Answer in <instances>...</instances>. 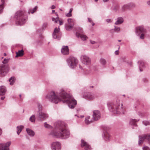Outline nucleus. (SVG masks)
Masks as SVG:
<instances>
[{"label": "nucleus", "mask_w": 150, "mask_h": 150, "mask_svg": "<svg viewBox=\"0 0 150 150\" xmlns=\"http://www.w3.org/2000/svg\"><path fill=\"white\" fill-rule=\"evenodd\" d=\"M47 98H49L52 102L56 104L61 101L63 103H67L71 108H74L77 104L76 100L64 91L60 93L54 91L51 92L47 96Z\"/></svg>", "instance_id": "1"}, {"label": "nucleus", "mask_w": 150, "mask_h": 150, "mask_svg": "<svg viewBox=\"0 0 150 150\" xmlns=\"http://www.w3.org/2000/svg\"><path fill=\"white\" fill-rule=\"evenodd\" d=\"M55 129L51 133L53 136L63 139L69 137V132L67 129L64 122H56L55 124Z\"/></svg>", "instance_id": "2"}, {"label": "nucleus", "mask_w": 150, "mask_h": 150, "mask_svg": "<svg viewBox=\"0 0 150 150\" xmlns=\"http://www.w3.org/2000/svg\"><path fill=\"white\" fill-rule=\"evenodd\" d=\"M109 111L114 114H124V111L123 108L122 104L120 106V100H117L114 102H110L107 103Z\"/></svg>", "instance_id": "3"}, {"label": "nucleus", "mask_w": 150, "mask_h": 150, "mask_svg": "<svg viewBox=\"0 0 150 150\" xmlns=\"http://www.w3.org/2000/svg\"><path fill=\"white\" fill-rule=\"evenodd\" d=\"M25 13V11L22 10L18 11L16 13V24L17 25H21L25 23L28 18Z\"/></svg>", "instance_id": "4"}, {"label": "nucleus", "mask_w": 150, "mask_h": 150, "mask_svg": "<svg viewBox=\"0 0 150 150\" xmlns=\"http://www.w3.org/2000/svg\"><path fill=\"white\" fill-rule=\"evenodd\" d=\"M135 32L138 35H139L142 33L140 36V38L143 40L144 38L145 34L147 33V30L144 28V26L141 25L136 28Z\"/></svg>", "instance_id": "5"}, {"label": "nucleus", "mask_w": 150, "mask_h": 150, "mask_svg": "<svg viewBox=\"0 0 150 150\" xmlns=\"http://www.w3.org/2000/svg\"><path fill=\"white\" fill-rule=\"evenodd\" d=\"M69 65L71 68H74L77 66L78 63L77 59L73 57H70L67 60Z\"/></svg>", "instance_id": "6"}, {"label": "nucleus", "mask_w": 150, "mask_h": 150, "mask_svg": "<svg viewBox=\"0 0 150 150\" xmlns=\"http://www.w3.org/2000/svg\"><path fill=\"white\" fill-rule=\"evenodd\" d=\"M139 138L138 144L139 145L143 143L144 140L147 141L150 145V134H147L139 136Z\"/></svg>", "instance_id": "7"}, {"label": "nucleus", "mask_w": 150, "mask_h": 150, "mask_svg": "<svg viewBox=\"0 0 150 150\" xmlns=\"http://www.w3.org/2000/svg\"><path fill=\"white\" fill-rule=\"evenodd\" d=\"M103 130L102 137L103 139L105 141H109V135L107 132V130L108 128L106 126L103 125L102 126Z\"/></svg>", "instance_id": "8"}, {"label": "nucleus", "mask_w": 150, "mask_h": 150, "mask_svg": "<svg viewBox=\"0 0 150 150\" xmlns=\"http://www.w3.org/2000/svg\"><path fill=\"white\" fill-rule=\"evenodd\" d=\"M9 71V68L5 65L0 66V76H4Z\"/></svg>", "instance_id": "9"}, {"label": "nucleus", "mask_w": 150, "mask_h": 150, "mask_svg": "<svg viewBox=\"0 0 150 150\" xmlns=\"http://www.w3.org/2000/svg\"><path fill=\"white\" fill-rule=\"evenodd\" d=\"M82 63L86 65H89L91 64V59L85 55H82L81 57Z\"/></svg>", "instance_id": "10"}, {"label": "nucleus", "mask_w": 150, "mask_h": 150, "mask_svg": "<svg viewBox=\"0 0 150 150\" xmlns=\"http://www.w3.org/2000/svg\"><path fill=\"white\" fill-rule=\"evenodd\" d=\"M61 147L60 144L58 142H53L51 145V149L52 150H59Z\"/></svg>", "instance_id": "11"}, {"label": "nucleus", "mask_w": 150, "mask_h": 150, "mask_svg": "<svg viewBox=\"0 0 150 150\" xmlns=\"http://www.w3.org/2000/svg\"><path fill=\"white\" fill-rule=\"evenodd\" d=\"M81 146L83 147L86 150H90L91 149V147L88 144L85 140L82 139L81 140Z\"/></svg>", "instance_id": "12"}, {"label": "nucleus", "mask_w": 150, "mask_h": 150, "mask_svg": "<svg viewBox=\"0 0 150 150\" xmlns=\"http://www.w3.org/2000/svg\"><path fill=\"white\" fill-rule=\"evenodd\" d=\"M11 144L10 142L5 144H0V150H9L8 147Z\"/></svg>", "instance_id": "13"}, {"label": "nucleus", "mask_w": 150, "mask_h": 150, "mask_svg": "<svg viewBox=\"0 0 150 150\" xmlns=\"http://www.w3.org/2000/svg\"><path fill=\"white\" fill-rule=\"evenodd\" d=\"M68 25L66 26V28L67 30H69L71 29L74 25V20L71 18H69L68 20Z\"/></svg>", "instance_id": "14"}, {"label": "nucleus", "mask_w": 150, "mask_h": 150, "mask_svg": "<svg viewBox=\"0 0 150 150\" xmlns=\"http://www.w3.org/2000/svg\"><path fill=\"white\" fill-rule=\"evenodd\" d=\"M59 28H56L54 29V32L53 34V36L54 38L60 39V37L59 36Z\"/></svg>", "instance_id": "15"}, {"label": "nucleus", "mask_w": 150, "mask_h": 150, "mask_svg": "<svg viewBox=\"0 0 150 150\" xmlns=\"http://www.w3.org/2000/svg\"><path fill=\"white\" fill-rule=\"evenodd\" d=\"M61 52L63 54H68L69 53L68 47L67 46H63L61 50Z\"/></svg>", "instance_id": "16"}, {"label": "nucleus", "mask_w": 150, "mask_h": 150, "mask_svg": "<svg viewBox=\"0 0 150 150\" xmlns=\"http://www.w3.org/2000/svg\"><path fill=\"white\" fill-rule=\"evenodd\" d=\"M100 118V112L98 110H94V121L99 120Z\"/></svg>", "instance_id": "17"}, {"label": "nucleus", "mask_w": 150, "mask_h": 150, "mask_svg": "<svg viewBox=\"0 0 150 150\" xmlns=\"http://www.w3.org/2000/svg\"><path fill=\"white\" fill-rule=\"evenodd\" d=\"M56 16H57L55 18H52V21H54L55 23H57V22L59 21V25H62L63 23V21L62 20H59V18L58 17V14H57V13H55Z\"/></svg>", "instance_id": "18"}, {"label": "nucleus", "mask_w": 150, "mask_h": 150, "mask_svg": "<svg viewBox=\"0 0 150 150\" xmlns=\"http://www.w3.org/2000/svg\"><path fill=\"white\" fill-rule=\"evenodd\" d=\"M76 36L78 38L80 37L81 39L83 41L86 40L88 38V37L85 35L76 33Z\"/></svg>", "instance_id": "19"}, {"label": "nucleus", "mask_w": 150, "mask_h": 150, "mask_svg": "<svg viewBox=\"0 0 150 150\" xmlns=\"http://www.w3.org/2000/svg\"><path fill=\"white\" fill-rule=\"evenodd\" d=\"M48 116L47 114L42 112H39V117L41 119H45Z\"/></svg>", "instance_id": "20"}, {"label": "nucleus", "mask_w": 150, "mask_h": 150, "mask_svg": "<svg viewBox=\"0 0 150 150\" xmlns=\"http://www.w3.org/2000/svg\"><path fill=\"white\" fill-rule=\"evenodd\" d=\"M124 21L123 18L122 17H119L117 18V21L115 23V25H119L122 24Z\"/></svg>", "instance_id": "21"}, {"label": "nucleus", "mask_w": 150, "mask_h": 150, "mask_svg": "<svg viewBox=\"0 0 150 150\" xmlns=\"http://www.w3.org/2000/svg\"><path fill=\"white\" fill-rule=\"evenodd\" d=\"M6 91V89L4 86H2L0 87V95H4Z\"/></svg>", "instance_id": "22"}, {"label": "nucleus", "mask_w": 150, "mask_h": 150, "mask_svg": "<svg viewBox=\"0 0 150 150\" xmlns=\"http://www.w3.org/2000/svg\"><path fill=\"white\" fill-rule=\"evenodd\" d=\"M139 120V119L137 120L135 119H131L130 120L129 124L131 125H133L135 126H137V125L136 124V122L137 121H138Z\"/></svg>", "instance_id": "23"}, {"label": "nucleus", "mask_w": 150, "mask_h": 150, "mask_svg": "<svg viewBox=\"0 0 150 150\" xmlns=\"http://www.w3.org/2000/svg\"><path fill=\"white\" fill-rule=\"evenodd\" d=\"M16 57H21L24 55V51L23 50L18 51V52L16 53Z\"/></svg>", "instance_id": "24"}, {"label": "nucleus", "mask_w": 150, "mask_h": 150, "mask_svg": "<svg viewBox=\"0 0 150 150\" xmlns=\"http://www.w3.org/2000/svg\"><path fill=\"white\" fill-rule=\"evenodd\" d=\"M139 64V70L140 71H143V70L142 69V68L144 67V62L142 61H140L138 62Z\"/></svg>", "instance_id": "25"}, {"label": "nucleus", "mask_w": 150, "mask_h": 150, "mask_svg": "<svg viewBox=\"0 0 150 150\" xmlns=\"http://www.w3.org/2000/svg\"><path fill=\"white\" fill-rule=\"evenodd\" d=\"M85 121L86 124L88 125L92 123L93 120H90V117L88 116L86 117Z\"/></svg>", "instance_id": "26"}, {"label": "nucleus", "mask_w": 150, "mask_h": 150, "mask_svg": "<svg viewBox=\"0 0 150 150\" xmlns=\"http://www.w3.org/2000/svg\"><path fill=\"white\" fill-rule=\"evenodd\" d=\"M38 6H36L33 9H30L29 10L28 12V13L29 14L30 13L32 14L34 12H35L38 8Z\"/></svg>", "instance_id": "27"}, {"label": "nucleus", "mask_w": 150, "mask_h": 150, "mask_svg": "<svg viewBox=\"0 0 150 150\" xmlns=\"http://www.w3.org/2000/svg\"><path fill=\"white\" fill-rule=\"evenodd\" d=\"M23 128V126L22 125L18 126L17 127V133L18 135L21 131L22 130Z\"/></svg>", "instance_id": "28"}, {"label": "nucleus", "mask_w": 150, "mask_h": 150, "mask_svg": "<svg viewBox=\"0 0 150 150\" xmlns=\"http://www.w3.org/2000/svg\"><path fill=\"white\" fill-rule=\"evenodd\" d=\"M26 131L28 134L30 136H33L34 135V132L32 130L27 129H26Z\"/></svg>", "instance_id": "29"}, {"label": "nucleus", "mask_w": 150, "mask_h": 150, "mask_svg": "<svg viewBox=\"0 0 150 150\" xmlns=\"http://www.w3.org/2000/svg\"><path fill=\"white\" fill-rule=\"evenodd\" d=\"M100 64L103 65H105L106 63V61L105 59L103 58H101L100 60Z\"/></svg>", "instance_id": "30"}, {"label": "nucleus", "mask_w": 150, "mask_h": 150, "mask_svg": "<svg viewBox=\"0 0 150 150\" xmlns=\"http://www.w3.org/2000/svg\"><path fill=\"white\" fill-rule=\"evenodd\" d=\"M2 4L0 5V13L2 12L3 9L4 8V0H1Z\"/></svg>", "instance_id": "31"}, {"label": "nucleus", "mask_w": 150, "mask_h": 150, "mask_svg": "<svg viewBox=\"0 0 150 150\" xmlns=\"http://www.w3.org/2000/svg\"><path fill=\"white\" fill-rule=\"evenodd\" d=\"M15 81V78L13 77H11L10 79H9V81L10 82V84L11 85H13V83H14Z\"/></svg>", "instance_id": "32"}, {"label": "nucleus", "mask_w": 150, "mask_h": 150, "mask_svg": "<svg viewBox=\"0 0 150 150\" xmlns=\"http://www.w3.org/2000/svg\"><path fill=\"white\" fill-rule=\"evenodd\" d=\"M122 9L123 11H125L127 9H129L128 4H126L123 6L122 7Z\"/></svg>", "instance_id": "33"}, {"label": "nucleus", "mask_w": 150, "mask_h": 150, "mask_svg": "<svg viewBox=\"0 0 150 150\" xmlns=\"http://www.w3.org/2000/svg\"><path fill=\"white\" fill-rule=\"evenodd\" d=\"M73 10V8H71L70 9L69 13L66 14V16L68 17H71L72 16L71 12Z\"/></svg>", "instance_id": "34"}, {"label": "nucleus", "mask_w": 150, "mask_h": 150, "mask_svg": "<svg viewBox=\"0 0 150 150\" xmlns=\"http://www.w3.org/2000/svg\"><path fill=\"white\" fill-rule=\"evenodd\" d=\"M129 9L131 8L134 7L135 6V4L133 3H130L127 4Z\"/></svg>", "instance_id": "35"}, {"label": "nucleus", "mask_w": 150, "mask_h": 150, "mask_svg": "<svg viewBox=\"0 0 150 150\" xmlns=\"http://www.w3.org/2000/svg\"><path fill=\"white\" fill-rule=\"evenodd\" d=\"M30 120L32 122H35V116L33 115L30 118Z\"/></svg>", "instance_id": "36"}, {"label": "nucleus", "mask_w": 150, "mask_h": 150, "mask_svg": "<svg viewBox=\"0 0 150 150\" xmlns=\"http://www.w3.org/2000/svg\"><path fill=\"white\" fill-rule=\"evenodd\" d=\"M114 30L115 32H118L120 31V27H117L115 26H114Z\"/></svg>", "instance_id": "37"}, {"label": "nucleus", "mask_w": 150, "mask_h": 150, "mask_svg": "<svg viewBox=\"0 0 150 150\" xmlns=\"http://www.w3.org/2000/svg\"><path fill=\"white\" fill-rule=\"evenodd\" d=\"M87 97L90 100L93 99V96L91 95V93H88L87 95Z\"/></svg>", "instance_id": "38"}, {"label": "nucleus", "mask_w": 150, "mask_h": 150, "mask_svg": "<svg viewBox=\"0 0 150 150\" xmlns=\"http://www.w3.org/2000/svg\"><path fill=\"white\" fill-rule=\"evenodd\" d=\"M143 123L144 125H145L146 126H147L150 124L149 122L148 121H143Z\"/></svg>", "instance_id": "39"}, {"label": "nucleus", "mask_w": 150, "mask_h": 150, "mask_svg": "<svg viewBox=\"0 0 150 150\" xmlns=\"http://www.w3.org/2000/svg\"><path fill=\"white\" fill-rule=\"evenodd\" d=\"M44 126L46 128H51V127L50 125L46 123H44Z\"/></svg>", "instance_id": "40"}, {"label": "nucleus", "mask_w": 150, "mask_h": 150, "mask_svg": "<svg viewBox=\"0 0 150 150\" xmlns=\"http://www.w3.org/2000/svg\"><path fill=\"white\" fill-rule=\"evenodd\" d=\"M143 150H150L149 148L147 146H144L142 148Z\"/></svg>", "instance_id": "41"}, {"label": "nucleus", "mask_w": 150, "mask_h": 150, "mask_svg": "<svg viewBox=\"0 0 150 150\" xmlns=\"http://www.w3.org/2000/svg\"><path fill=\"white\" fill-rule=\"evenodd\" d=\"M8 59H4V60L2 62L3 64H6L8 62Z\"/></svg>", "instance_id": "42"}, {"label": "nucleus", "mask_w": 150, "mask_h": 150, "mask_svg": "<svg viewBox=\"0 0 150 150\" xmlns=\"http://www.w3.org/2000/svg\"><path fill=\"white\" fill-rule=\"evenodd\" d=\"M106 21L108 23H110L112 22V20L110 19H107L106 20Z\"/></svg>", "instance_id": "43"}, {"label": "nucleus", "mask_w": 150, "mask_h": 150, "mask_svg": "<svg viewBox=\"0 0 150 150\" xmlns=\"http://www.w3.org/2000/svg\"><path fill=\"white\" fill-rule=\"evenodd\" d=\"M38 109L39 110V112H40V111L41 109L42 108V105H40V104H38Z\"/></svg>", "instance_id": "44"}, {"label": "nucleus", "mask_w": 150, "mask_h": 150, "mask_svg": "<svg viewBox=\"0 0 150 150\" xmlns=\"http://www.w3.org/2000/svg\"><path fill=\"white\" fill-rule=\"evenodd\" d=\"M88 22L90 23H92V26H93L94 25V23H93V22L91 20V19L90 18H88Z\"/></svg>", "instance_id": "45"}, {"label": "nucleus", "mask_w": 150, "mask_h": 150, "mask_svg": "<svg viewBox=\"0 0 150 150\" xmlns=\"http://www.w3.org/2000/svg\"><path fill=\"white\" fill-rule=\"evenodd\" d=\"M47 26V23H44L43 25L42 28L43 29H44V28H46V27Z\"/></svg>", "instance_id": "46"}, {"label": "nucleus", "mask_w": 150, "mask_h": 150, "mask_svg": "<svg viewBox=\"0 0 150 150\" xmlns=\"http://www.w3.org/2000/svg\"><path fill=\"white\" fill-rule=\"evenodd\" d=\"M114 31H115V30H114V29H112L110 30V33H114Z\"/></svg>", "instance_id": "47"}, {"label": "nucleus", "mask_w": 150, "mask_h": 150, "mask_svg": "<svg viewBox=\"0 0 150 150\" xmlns=\"http://www.w3.org/2000/svg\"><path fill=\"white\" fill-rule=\"evenodd\" d=\"M146 4L147 5L150 6V0H149L146 2Z\"/></svg>", "instance_id": "48"}, {"label": "nucleus", "mask_w": 150, "mask_h": 150, "mask_svg": "<svg viewBox=\"0 0 150 150\" xmlns=\"http://www.w3.org/2000/svg\"><path fill=\"white\" fill-rule=\"evenodd\" d=\"M115 54L116 55H118L119 54V51L118 50H116L115 52Z\"/></svg>", "instance_id": "49"}, {"label": "nucleus", "mask_w": 150, "mask_h": 150, "mask_svg": "<svg viewBox=\"0 0 150 150\" xmlns=\"http://www.w3.org/2000/svg\"><path fill=\"white\" fill-rule=\"evenodd\" d=\"M143 81H144V82H146L148 81V80L146 79H143Z\"/></svg>", "instance_id": "50"}, {"label": "nucleus", "mask_w": 150, "mask_h": 150, "mask_svg": "<svg viewBox=\"0 0 150 150\" xmlns=\"http://www.w3.org/2000/svg\"><path fill=\"white\" fill-rule=\"evenodd\" d=\"M51 8L52 9H54L55 8V6L54 5H52L51 7Z\"/></svg>", "instance_id": "51"}, {"label": "nucleus", "mask_w": 150, "mask_h": 150, "mask_svg": "<svg viewBox=\"0 0 150 150\" xmlns=\"http://www.w3.org/2000/svg\"><path fill=\"white\" fill-rule=\"evenodd\" d=\"M84 117V116L83 115H80L78 117L82 118L83 117Z\"/></svg>", "instance_id": "52"}, {"label": "nucleus", "mask_w": 150, "mask_h": 150, "mask_svg": "<svg viewBox=\"0 0 150 150\" xmlns=\"http://www.w3.org/2000/svg\"><path fill=\"white\" fill-rule=\"evenodd\" d=\"M4 98H5L4 97H1V100H3L4 99Z\"/></svg>", "instance_id": "53"}, {"label": "nucleus", "mask_w": 150, "mask_h": 150, "mask_svg": "<svg viewBox=\"0 0 150 150\" xmlns=\"http://www.w3.org/2000/svg\"><path fill=\"white\" fill-rule=\"evenodd\" d=\"M109 0H103L104 2H106L108 1Z\"/></svg>", "instance_id": "54"}, {"label": "nucleus", "mask_w": 150, "mask_h": 150, "mask_svg": "<svg viewBox=\"0 0 150 150\" xmlns=\"http://www.w3.org/2000/svg\"><path fill=\"white\" fill-rule=\"evenodd\" d=\"M2 131L1 129H0V135L1 134Z\"/></svg>", "instance_id": "55"}, {"label": "nucleus", "mask_w": 150, "mask_h": 150, "mask_svg": "<svg viewBox=\"0 0 150 150\" xmlns=\"http://www.w3.org/2000/svg\"><path fill=\"white\" fill-rule=\"evenodd\" d=\"M79 66L80 68L81 69L82 68V67H81L80 65H79Z\"/></svg>", "instance_id": "56"}, {"label": "nucleus", "mask_w": 150, "mask_h": 150, "mask_svg": "<svg viewBox=\"0 0 150 150\" xmlns=\"http://www.w3.org/2000/svg\"><path fill=\"white\" fill-rule=\"evenodd\" d=\"M55 12V11L54 10H52V13H54Z\"/></svg>", "instance_id": "57"}, {"label": "nucleus", "mask_w": 150, "mask_h": 150, "mask_svg": "<svg viewBox=\"0 0 150 150\" xmlns=\"http://www.w3.org/2000/svg\"><path fill=\"white\" fill-rule=\"evenodd\" d=\"M4 56H6V54L5 53H4Z\"/></svg>", "instance_id": "58"}, {"label": "nucleus", "mask_w": 150, "mask_h": 150, "mask_svg": "<svg viewBox=\"0 0 150 150\" xmlns=\"http://www.w3.org/2000/svg\"><path fill=\"white\" fill-rule=\"evenodd\" d=\"M118 41L119 42H120L121 40H118Z\"/></svg>", "instance_id": "59"}, {"label": "nucleus", "mask_w": 150, "mask_h": 150, "mask_svg": "<svg viewBox=\"0 0 150 150\" xmlns=\"http://www.w3.org/2000/svg\"><path fill=\"white\" fill-rule=\"evenodd\" d=\"M94 1H95L96 2H97L98 1V0H94Z\"/></svg>", "instance_id": "60"}, {"label": "nucleus", "mask_w": 150, "mask_h": 150, "mask_svg": "<svg viewBox=\"0 0 150 150\" xmlns=\"http://www.w3.org/2000/svg\"><path fill=\"white\" fill-rule=\"evenodd\" d=\"M93 117H94V112H93Z\"/></svg>", "instance_id": "61"}, {"label": "nucleus", "mask_w": 150, "mask_h": 150, "mask_svg": "<svg viewBox=\"0 0 150 150\" xmlns=\"http://www.w3.org/2000/svg\"><path fill=\"white\" fill-rule=\"evenodd\" d=\"M91 43L92 44H93V42H91Z\"/></svg>", "instance_id": "62"}, {"label": "nucleus", "mask_w": 150, "mask_h": 150, "mask_svg": "<svg viewBox=\"0 0 150 150\" xmlns=\"http://www.w3.org/2000/svg\"><path fill=\"white\" fill-rule=\"evenodd\" d=\"M91 87L93 88V86H91Z\"/></svg>", "instance_id": "63"}, {"label": "nucleus", "mask_w": 150, "mask_h": 150, "mask_svg": "<svg viewBox=\"0 0 150 150\" xmlns=\"http://www.w3.org/2000/svg\"><path fill=\"white\" fill-rule=\"evenodd\" d=\"M131 150H134V149H131Z\"/></svg>", "instance_id": "64"}]
</instances>
